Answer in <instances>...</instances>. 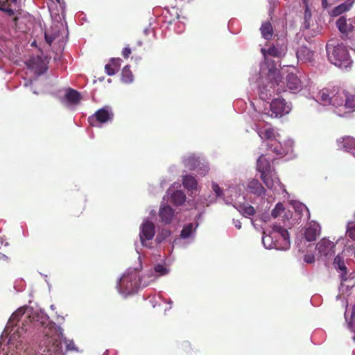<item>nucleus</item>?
<instances>
[{
    "label": "nucleus",
    "instance_id": "1",
    "mask_svg": "<svg viewBox=\"0 0 355 355\" xmlns=\"http://www.w3.org/2000/svg\"><path fill=\"white\" fill-rule=\"evenodd\" d=\"M44 326V338L39 346V351L44 355H57L62 352L61 338L62 329L55 323L49 322L46 318L41 322Z\"/></svg>",
    "mask_w": 355,
    "mask_h": 355
},
{
    "label": "nucleus",
    "instance_id": "2",
    "mask_svg": "<svg viewBox=\"0 0 355 355\" xmlns=\"http://www.w3.org/2000/svg\"><path fill=\"white\" fill-rule=\"evenodd\" d=\"M326 51L329 60L334 65L347 69L350 67L352 60L347 47L339 40L332 38L326 44Z\"/></svg>",
    "mask_w": 355,
    "mask_h": 355
},
{
    "label": "nucleus",
    "instance_id": "3",
    "mask_svg": "<svg viewBox=\"0 0 355 355\" xmlns=\"http://www.w3.org/2000/svg\"><path fill=\"white\" fill-rule=\"evenodd\" d=\"M346 90L333 86L321 89L318 94V99L324 104H330L334 107H343Z\"/></svg>",
    "mask_w": 355,
    "mask_h": 355
},
{
    "label": "nucleus",
    "instance_id": "4",
    "mask_svg": "<svg viewBox=\"0 0 355 355\" xmlns=\"http://www.w3.org/2000/svg\"><path fill=\"white\" fill-rule=\"evenodd\" d=\"M146 286V283H142L141 278L136 270L123 275L119 282L120 292L125 295L133 294L140 286Z\"/></svg>",
    "mask_w": 355,
    "mask_h": 355
},
{
    "label": "nucleus",
    "instance_id": "5",
    "mask_svg": "<svg viewBox=\"0 0 355 355\" xmlns=\"http://www.w3.org/2000/svg\"><path fill=\"white\" fill-rule=\"evenodd\" d=\"M284 83L281 81L278 77L275 78V80L267 79L259 87V96L263 101L270 99L275 94L279 95L282 92H286Z\"/></svg>",
    "mask_w": 355,
    "mask_h": 355
},
{
    "label": "nucleus",
    "instance_id": "6",
    "mask_svg": "<svg viewBox=\"0 0 355 355\" xmlns=\"http://www.w3.org/2000/svg\"><path fill=\"white\" fill-rule=\"evenodd\" d=\"M257 170L261 173V179L269 189H272L275 183L279 181L273 178L275 170L263 155L257 159Z\"/></svg>",
    "mask_w": 355,
    "mask_h": 355
},
{
    "label": "nucleus",
    "instance_id": "7",
    "mask_svg": "<svg viewBox=\"0 0 355 355\" xmlns=\"http://www.w3.org/2000/svg\"><path fill=\"white\" fill-rule=\"evenodd\" d=\"M280 237L284 242V245L286 247L289 245V234L287 230L284 227L275 225L272 227V232L270 234H266L263 232L262 236V242L266 248H278L279 246L276 242L273 241L274 238Z\"/></svg>",
    "mask_w": 355,
    "mask_h": 355
},
{
    "label": "nucleus",
    "instance_id": "8",
    "mask_svg": "<svg viewBox=\"0 0 355 355\" xmlns=\"http://www.w3.org/2000/svg\"><path fill=\"white\" fill-rule=\"evenodd\" d=\"M270 116L272 117H282L290 112L291 110V105L282 98H276L270 103Z\"/></svg>",
    "mask_w": 355,
    "mask_h": 355
},
{
    "label": "nucleus",
    "instance_id": "9",
    "mask_svg": "<svg viewBox=\"0 0 355 355\" xmlns=\"http://www.w3.org/2000/svg\"><path fill=\"white\" fill-rule=\"evenodd\" d=\"M336 26L346 38L355 40V18L347 20L342 16L336 21Z\"/></svg>",
    "mask_w": 355,
    "mask_h": 355
},
{
    "label": "nucleus",
    "instance_id": "10",
    "mask_svg": "<svg viewBox=\"0 0 355 355\" xmlns=\"http://www.w3.org/2000/svg\"><path fill=\"white\" fill-rule=\"evenodd\" d=\"M113 113L108 107L98 110L94 114L88 119L89 123L92 126H96L98 123H104L111 121L113 118Z\"/></svg>",
    "mask_w": 355,
    "mask_h": 355
},
{
    "label": "nucleus",
    "instance_id": "11",
    "mask_svg": "<svg viewBox=\"0 0 355 355\" xmlns=\"http://www.w3.org/2000/svg\"><path fill=\"white\" fill-rule=\"evenodd\" d=\"M316 248L320 257H324L326 259H329L335 254L334 243L324 238L317 243Z\"/></svg>",
    "mask_w": 355,
    "mask_h": 355
},
{
    "label": "nucleus",
    "instance_id": "12",
    "mask_svg": "<svg viewBox=\"0 0 355 355\" xmlns=\"http://www.w3.org/2000/svg\"><path fill=\"white\" fill-rule=\"evenodd\" d=\"M155 234V225L152 222L146 221L143 223L141 226V231L139 234L140 240L142 243V245L144 246H147L145 243L146 241H149L153 239Z\"/></svg>",
    "mask_w": 355,
    "mask_h": 355
},
{
    "label": "nucleus",
    "instance_id": "13",
    "mask_svg": "<svg viewBox=\"0 0 355 355\" xmlns=\"http://www.w3.org/2000/svg\"><path fill=\"white\" fill-rule=\"evenodd\" d=\"M320 234V226L315 222H311L304 231V237L308 241H315Z\"/></svg>",
    "mask_w": 355,
    "mask_h": 355
},
{
    "label": "nucleus",
    "instance_id": "14",
    "mask_svg": "<svg viewBox=\"0 0 355 355\" xmlns=\"http://www.w3.org/2000/svg\"><path fill=\"white\" fill-rule=\"evenodd\" d=\"M246 189L248 192L259 197L265 196L266 191L261 183L257 179L250 180Z\"/></svg>",
    "mask_w": 355,
    "mask_h": 355
},
{
    "label": "nucleus",
    "instance_id": "15",
    "mask_svg": "<svg viewBox=\"0 0 355 355\" xmlns=\"http://www.w3.org/2000/svg\"><path fill=\"white\" fill-rule=\"evenodd\" d=\"M257 133L261 139L267 140L268 143L275 141L279 137V135L270 126L258 128Z\"/></svg>",
    "mask_w": 355,
    "mask_h": 355
},
{
    "label": "nucleus",
    "instance_id": "16",
    "mask_svg": "<svg viewBox=\"0 0 355 355\" xmlns=\"http://www.w3.org/2000/svg\"><path fill=\"white\" fill-rule=\"evenodd\" d=\"M159 216L161 221L164 224L171 223L174 216V209L168 205L161 207L159 211Z\"/></svg>",
    "mask_w": 355,
    "mask_h": 355
},
{
    "label": "nucleus",
    "instance_id": "17",
    "mask_svg": "<svg viewBox=\"0 0 355 355\" xmlns=\"http://www.w3.org/2000/svg\"><path fill=\"white\" fill-rule=\"evenodd\" d=\"M340 147L345 150L351 153L355 157V138L351 136H345L342 138V141H339Z\"/></svg>",
    "mask_w": 355,
    "mask_h": 355
},
{
    "label": "nucleus",
    "instance_id": "18",
    "mask_svg": "<svg viewBox=\"0 0 355 355\" xmlns=\"http://www.w3.org/2000/svg\"><path fill=\"white\" fill-rule=\"evenodd\" d=\"M297 58L303 62H311L313 60L314 52L306 46H301L296 52Z\"/></svg>",
    "mask_w": 355,
    "mask_h": 355
},
{
    "label": "nucleus",
    "instance_id": "19",
    "mask_svg": "<svg viewBox=\"0 0 355 355\" xmlns=\"http://www.w3.org/2000/svg\"><path fill=\"white\" fill-rule=\"evenodd\" d=\"M121 59L117 58H112L110 60V62L105 66V70L107 75L113 76L117 71H119L121 64Z\"/></svg>",
    "mask_w": 355,
    "mask_h": 355
},
{
    "label": "nucleus",
    "instance_id": "20",
    "mask_svg": "<svg viewBox=\"0 0 355 355\" xmlns=\"http://www.w3.org/2000/svg\"><path fill=\"white\" fill-rule=\"evenodd\" d=\"M286 87L292 91L297 90L301 87V82L297 75L291 73L286 76Z\"/></svg>",
    "mask_w": 355,
    "mask_h": 355
},
{
    "label": "nucleus",
    "instance_id": "21",
    "mask_svg": "<svg viewBox=\"0 0 355 355\" xmlns=\"http://www.w3.org/2000/svg\"><path fill=\"white\" fill-rule=\"evenodd\" d=\"M0 8H2L0 9V11L4 12L9 17H13V22L15 25L17 26L19 17L17 16H15V11L12 8H11L10 1L9 0H3Z\"/></svg>",
    "mask_w": 355,
    "mask_h": 355
},
{
    "label": "nucleus",
    "instance_id": "22",
    "mask_svg": "<svg viewBox=\"0 0 355 355\" xmlns=\"http://www.w3.org/2000/svg\"><path fill=\"white\" fill-rule=\"evenodd\" d=\"M354 3V0H347L344 3L335 7L331 10V15L338 16V15H341L342 13H343L346 11H348L352 7Z\"/></svg>",
    "mask_w": 355,
    "mask_h": 355
},
{
    "label": "nucleus",
    "instance_id": "23",
    "mask_svg": "<svg viewBox=\"0 0 355 355\" xmlns=\"http://www.w3.org/2000/svg\"><path fill=\"white\" fill-rule=\"evenodd\" d=\"M343 107L348 110L347 112H354L355 110V94L346 91Z\"/></svg>",
    "mask_w": 355,
    "mask_h": 355
},
{
    "label": "nucleus",
    "instance_id": "24",
    "mask_svg": "<svg viewBox=\"0 0 355 355\" xmlns=\"http://www.w3.org/2000/svg\"><path fill=\"white\" fill-rule=\"evenodd\" d=\"M334 264L336 268H338L342 272V274L340 275L341 280L346 281L347 269L343 259L339 255H337L334 259Z\"/></svg>",
    "mask_w": 355,
    "mask_h": 355
},
{
    "label": "nucleus",
    "instance_id": "25",
    "mask_svg": "<svg viewBox=\"0 0 355 355\" xmlns=\"http://www.w3.org/2000/svg\"><path fill=\"white\" fill-rule=\"evenodd\" d=\"M260 31L262 37L267 40L272 39L273 35V27L270 21L263 22L261 27Z\"/></svg>",
    "mask_w": 355,
    "mask_h": 355
},
{
    "label": "nucleus",
    "instance_id": "26",
    "mask_svg": "<svg viewBox=\"0 0 355 355\" xmlns=\"http://www.w3.org/2000/svg\"><path fill=\"white\" fill-rule=\"evenodd\" d=\"M64 97L65 99L71 104H77L80 100V93L71 88L67 91Z\"/></svg>",
    "mask_w": 355,
    "mask_h": 355
},
{
    "label": "nucleus",
    "instance_id": "27",
    "mask_svg": "<svg viewBox=\"0 0 355 355\" xmlns=\"http://www.w3.org/2000/svg\"><path fill=\"white\" fill-rule=\"evenodd\" d=\"M171 200L175 205H182L186 200V195L182 191H175L171 194Z\"/></svg>",
    "mask_w": 355,
    "mask_h": 355
},
{
    "label": "nucleus",
    "instance_id": "28",
    "mask_svg": "<svg viewBox=\"0 0 355 355\" xmlns=\"http://www.w3.org/2000/svg\"><path fill=\"white\" fill-rule=\"evenodd\" d=\"M182 184L184 188H186L189 191H193L196 189L197 187V181L191 175H185L183 177Z\"/></svg>",
    "mask_w": 355,
    "mask_h": 355
},
{
    "label": "nucleus",
    "instance_id": "29",
    "mask_svg": "<svg viewBox=\"0 0 355 355\" xmlns=\"http://www.w3.org/2000/svg\"><path fill=\"white\" fill-rule=\"evenodd\" d=\"M266 146L268 147V150L272 151L275 154L277 155H283L284 150L280 142L277 139L272 141L270 143H267Z\"/></svg>",
    "mask_w": 355,
    "mask_h": 355
},
{
    "label": "nucleus",
    "instance_id": "30",
    "mask_svg": "<svg viewBox=\"0 0 355 355\" xmlns=\"http://www.w3.org/2000/svg\"><path fill=\"white\" fill-rule=\"evenodd\" d=\"M238 210L245 217L254 216L256 213L254 208L249 204L240 205Z\"/></svg>",
    "mask_w": 355,
    "mask_h": 355
},
{
    "label": "nucleus",
    "instance_id": "31",
    "mask_svg": "<svg viewBox=\"0 0 355 355\" xmlns=\"http://www.w3.org/2000/svg\"><path fill=\"white\" fill-rule=\"evenodd\" d=\"M121 80L123 83H130L133 80V75L128 65L125 66L121 71Z\"/></svg>",
    "mask_w": 355,
    "mask_h": 355
},
{
    "label": "nucleus",
    "instance_id": "32",
    "mask_svg": "<svg viewBox=\"0 0 355 355\" xmlns=\"http://www.w3.org/2000/svg\"><path fill=\"white\" fill-rule=\"evenodd\" d=\"M200 162L198 158L190 156L184 159V165L189 170H194L199 166Z\"/></svg>",
    "mask_w": 355,
    "mask_h": 355
},
{
    "label": "nucleus",
    "instance_id": "33",
    "mask_svg": "<svg viewBox=\"0 0 355 355\" xmlns=\"http://www.w3.org/2000/svg\"><path fill=\"white\" fill-rule=\"evenodd\" d=\"M193 225L192 223L184 225L181 231L180 236L182 239H187L190 236L193 231Z\"/></svg>",
    "mask_w": 355,
    "mask_h": 355
},
{
    "label": "nucleus",
    "instance_id": "34",
    "mask_svg": "<svg viewBox=\"0 0 355 355\" xmlns=\"http://www.w3.org/2000/svg\"><path fill=\"white\" fill-rule=\"evenodd\" d=\"M284 211V206L282 203L279 202L272 211L271 215L273 218H277Z\"/></svg>",
    "mask_w": 355,
    "mask_h": 355
},
{
    "label": "nucleus",
    "instance_id": "35",
    "mask_svg": "<svg viewBox=\"0 0 355 355\" xmlns=\"http://www.w3.org/2000/svg\"><path fill=\"white\" fill-rule=\"evenodd\" d=\"M25 313L24 308H19L15 312H14L10 318V320L13 322H18L20 318Z\"/></svg>",
    "mask_w": 355,
    "mask_h": 355
},
{
    "label": "nucleus",
    "instance_id": "36",
    "mask_svg": "<svg viewBox=\"0 0 355 355\" xmlns=\"http://www.w3.org/2000/svg\"><path fill=\"white\" fill-rule=\"evenodd\" d=\"M346 234L353 241H355V225L350 223L347 226Z\"/></svg>",
    "mask_w": 355,
    "mask_h": 355
},
{
    "label": "nucleus",
    "instance_id": "37",
    "mask_svg": "<svg viewBox=\"0 0 355 355\" xmlns=\"http://www.w3.org/2000/svg\"><path fill=\"white\" fill-rule=\"evenodd\" d=\"M211 189L217 197H222L223 196V190L214 182H211Z\"/></svg>",
    "mask_w": 355,
    "mask_h": 355
},
{
    "label": "nucleus",
    "instance_id": "38",
    "mask_svg": "<svg viewBox=\"0 0 355 355\" xmlns=\"http://www.w3.org/2000/svg\"><path fill=\"white\" fill-rule=\"evenodd\" d=\"M64 343L66 344V348L68 351L78 352V349L76 347L73 340L65 338Z\"/></svg>",
    "mask_w": 355,
    "mask_h": 355
},
{
    "label": "nucleus",
    "instance_id": "39",
    "mask_svg": "<svg viewBox=\"0 0 355 355\" xmlns=\"http://www.w3.org/2000/svg\"><path fill=\"white\" fill-rule=\"evenodd\" d=\"M46 42L51 45L57 37L55 34H51L49 31L45 32L44 34Z\"/></svg>",
    "mask_w": 355,
    "mask_h": 355
},
{
    "label": "nucleus",
    "instance_id": "40",
    "mask_svg": "<svg viewBox=\"0 0 355 355\" xmlns=\"http://www.w3.org/2000/svg\"><path fill=\"white\" fill-rule=\"evenodd\" d=\"M268 53L273 57H279L280 55V52L277 48L275 46H270L268 51Z\"/></svg>",
    "mask_w": 355,
    "mask_h": 355
},
{
    "label": "nucleus",
    "instance_id": "41",
    "mask_svg": "<svg viewBox=\"0 0 355 355\" xmlns=\"http://www.w3.org/2000/svg\"><path fill=\"white\" fill-rule=\"evenodd\" d=\"M155 271L160 273L161 275H164L166 272V269L164 268V266L161 264H157L155 266Z\"/></svg>",
    "mask_w": 355,
    "mask_h": 355
},
{
    "label": "nucleus",
    "instance_id": "42",
    "mask_svg": "<svg viewBox=\"0 0 355 355\" xmlns=\"http://www.w3.org/2000/svg\"><path fill=\"white\" fill-rule=\"evenodd\" d=\"M315 257L313 254H305L304 261L307 263H313L315 262Z\"/></svg>",
    "mask_w": 355,
    "mask_h": 355
},
{
    "label": "nucleus",
    "instance_id": "43",
    "mask_svg": "<svg viewBox=\"0 0 355 355\" xmlns=\"http://www.w3.org/2000/svg\"><path fill=\"white\" fill-rule=\"evenodd\" d=\"M132 51L130 47H125L122 51V55L124 58H128Z\"/></svg>",
    "mask_w": 355,
    "mask_h": 355
},
{
    "label": "nucleus",
    "instance_id": "44",
    "mask_svg": "<svg viewBox=\"0 0 355 355\" xmlns=\"http://www.w3.org/2000/svg\"><path fill=\"white\" fill-rule=\"evenodd\" d=\"M209 171V167L207 165H203L202 168H200L198 173L202 175H205Z\"/></svg>",
    "mask_w": 355,
    "mask_h": 355
},
{
    "label": "nucleus",
    "instance_id": "45",
    "mask_svg": "<svg viewBox=\"0 0 355 355\" xmlns=\"http://www.w3.org/2000/svg\"><path fill=\"white\" fill-rule=\"evenodd\" d=\"M304 3L305 4L304 17H305V18L311 17V10H309V8L306 4V0H304Z\"/></svg>",
    "mask_w": 355,
    "mask_h": 355
},
{
    "label": "nucleus",
    "instance_id": "46",
    "mask_svg": "<svg viewBox=\"0 0 355 355\" xmlns=\"http://www.w3.org/2000/svg\"><path fill=\"white\" fill-rule=\"evenodd\" d=\"M182 347L185 352L189 353V349L191 348L190 343L188 341H185L182 343Z\"/></svg>",
    "mask_w": 355,
    "mask_h": 355
},
{
    "label": "nucleus",
    "instance_id": "47",
    "mask_svg": "<svg viewBox=\"0 0 355 355\" xmlns=\"http://www.w3.org/2000/svg\"><path fill=\"white\" fill-rule=\"evenodd\" d=\"M234 224L237 229H241L242 223L239 220H234Z\"/></svg>",
    "mask_w": 355,
    "mask_h": 355
},
{
    "label": "nucleus",
    "instance_id": "48",
    "mask_svg": "<svg viewBox=\"0 0 355 355\" xmlns=\"http://www.w3.org/2000/svg\"><path fill=\"white\" fill-rule=\"evenodd\" d=\"M322 6L323 8H327L329 6L327 0H322Z\"/></svg>",
    "mask_w": 355,
    "mask_h": 355
},
{
    "label": "nucleus",
    "instance_id": "49",
    "mask_svg": "<svg viewBox=\"0 0 355 355\" xmlns=\"http://www.w3.org/2000/svg\"><path fill=\"white\" fill-rule=\"evenodd\" d=\"M8 259V257L5 254H3L2 253H0V259H4L5 260V259Z\"/></svg>",
    "mask_w": 355,
    "mask_h": 355
},
{
    "label": "nucleus",
    "instance_id": "50",
    "mask_svg": "<svg viewBox=\"0 0 355 355\" xmlns=\"http://www.w3.org/2000/svg\"><path fill=\"white\" fill-rule=\"evenodd\" d=\"M353 316L355 317V304L352 307V319H353Z\"/></svg>",
    "mask_w": 355,
    "mask_h": 355
},
{
    "label": "nucleus",
    "instance_id": "51",
    "mask_svg": "<svg viewBox=\"0 0 355 355\" xmlns=\"http://www.w3.org/2000/svg\"><path fill=\"white\" fill-rule=\"evenodd\" d=\"M305 209H306V211L308 212V215H309V216H310L309 211V209H307V207H305Z\"/></svg>",
    "mask_w": 355,
    "mask_h": 355
},
{
    "label": "nucleus",
    "instance_id": "52",
    "mask_svg": "<svg viewBox=\"0 0 355 355\" xmlns=\"http://www.w3.org/2000/svg\"><path fill=\"white\" fill-rule=\"evenodd\" d=\"M10 1L15 3H17V0H10Z\"/></svg>",
    "mask_w": 355,
    "mask_h": 355
},
{
    "label": "nucleus",
    "instance_id": "53",
    "mask_svg": "<svg viewBox=\"0 0 355 355\" xmlns=\"http://www.w3.org/2000/svg\"><path fill=\"white\" fill-rule=\"evenodd\" d=\"M35 61H36V60H33V62H35ZM39 61H41V60H40V59H39V58H37V62H39Z\"/></svg>",
    "mask_w": 355,
    "mask_h": 355
},
{
    "label": "nucleus",
    "instance_id": "54",
    "mask_svg": "<svg viewBox=\"0 0 355 355\" xmlns=\"http://www.w3.org/2000/svg\"><path fill=\"white\" fill-rule=\"evenodd\" d=\"M261 51H262V53H263V54H265V52H266V50H265V49H262V50H261Z\"/></svg>",
    "mask_w": 355,
    "mask_h": 355
},
{
    "label": "nucleus",
    "instance_id": "55",
    "mask_svg": "<svg viewBox=\"0 0 355 355\" xmlns=\"http://www.w3.org/2000/svg\"><path fill=\"white\" fill-rule=\"evenodd\" d=\"M331 97H332V94H329V98H331Z\"/></svg>",
    "mask_w": 355,
    "mask_h": 355
},
{
    "label": "nucleus",
    "instance_id": "56",
    "mask_svg": "<svg viewBox=\"0 0 355 355\" xmlns=\"http://www.w3.org/2000/svg\"><path fill=\"white\" fill-rule=\"evenodd\" d=\"M354 338V340L355 341V336H354V338Z\"/></svg>",
    "mask_w": 355,
    "mask_h": 355
}]
</instances>
